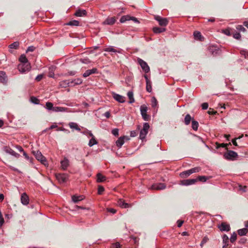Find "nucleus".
<instances>
[{
    "label": "nucleus",
    "mask_w": 248,
    "mask_h": 248,
    "mask_svg": "<svg viewBox=\"0 0 248 248\" xmlns=\"http://www.w3.org/2000/svg\"><path fill=\"white\" fill-rule=\"evenodd\" d=\"M237 235L236 233L234 232L231 235L230 238V241L231 243H233L236 240Z\"/></svg>",
    "instance_id": "48"
},
{
    "label": "nucleus",
    "mask_w": 248,
    "mask_h": 248,
    "mask_svg": "<svg viewBox=\"0 0 248 248\" xmlns=\"http://www.w3.org/2000/svg\"><path fill=\"white\" fill-rule=\"evenodd\" d=\"M84 198L85 197L83 195H73L72 197V200L74 202L77 203L78 202L83 200Z\"/></svg>",
    "instance_id": "21"
},
{
    "label": "nucleus",
    "mask_w": 248,
    "mask_h": 248,
    "mask_svg": "<svg viewBox=\"0 0 248 248\" xmlns=\"http://www.w3.org/2000/svg\"><path fill=\"white\" fill-rule=\"evenodd\" d=\"M117 204L123 208H128L131 206L130 204L125 202L124 201L121 199H119L117 202Z\"/></svg>",
    "instance_id": "15"
},
{
    "label": "nucleus",
    "mask_w": 248,
    "mask_h": 248,
    "mask_svg": "<svg viewBox=\"0 0 248 248\" xmlns=\"http://www.w3.org/2000/svg\"><path fill=\"white\" fill-rule=\"evenodd\" d=\"M233 30L234 29L230 28L226 29L223 31V32L228 36H232L233 33Z\"/></svg>",
    "instance_id": "33"
},
{
    "label": "nucleus",
    "mask_w": 248,
    "mask_h": 248,
    "mask_svg": "<svg viewBox=\"0 0 248 248\" xmlns=\"http://www.w3.org/2000/svg\"><path fill=\"white\" fill-rule=\"evenodd\" d=\"M222 240L224 245L222 248L226 247L228 245L229 237L226 234H224L222 236Z\"/></svg>",
    "instance_id": "30"
},
{
    "label": "nucleus",
    "mask_w": 248,
    "mask_h": 248,
    "mask_svg": "<svg viewBox=\"0 0 248 248\" xmlns=\"http://www.w3.org/2000/svg\"><path fill=\"white\" fill-rule=\"evenodd\" d=\"M68 108L61 107H54L53 111L54 112H64L67 111Z\"/></svg>",
    "instance_id": "24"
},
{
    "label": "nucleus",
    "mask_w": 248,
    "mask_h": 248,
    "mask_svg": "<svg viewBox=\"0 0 248 248\" xmlns=\"http://www.w3.org/2000/svg\"><path fill=\"white\" fill-rule=\"evenodd\" d=\"M166 185L164 183H159L153 185L151 189L154 190H162L165 189Z\"/></svg>",
    "instance_id": "11"
},
{
    "label": "nucleus",
    "mask_w": 248,
    "mask_h": 248,
    "mask_svg": "<svg viewBox=\"0 0 248 248\" xmlns=\"http://www.w3.org/2000/svg\"><path fill=\"white\" fill-rule=\"evenodd\" d=\"M7 81V77L6 74L3 71H0V82L3 84H6Z\"/></svg>",
    "instance_id": "18"
},
{
    "label": "nucleus",
    "mask_w": 248,
    "mask_h": 248,
    "mask_svg": "<svg viewBox=\"0 0 248 248\" xmlns=\"http://www.w3.org/2000/svg\"><path fill=\"white\" fill-rule=\"evenodd\" d=\"M112 134L115 136H118L119 135V130L117 128H115L112 130Z\"/></svg>",
    "instance_id": "58"
},
{
    "label": "nucleus",
    "mask_w": 248,
    "mask_h": 248,
    "mask_svg": "<svg viewBox=\"0 0 248 248\" xmlns=\"http://www.w3.org/2000/svg\"><path fill=\"white\" fill-rule=\"evenodd\" d=\"M231 145V143L230 142L229 143H218L217 142L216 143V148L217 149H218L220 147H223V148H225V149L228 150V148L227 147V146Z\"/></svg>",
    "instance_id": "29"
},
{
    "label": "nucleus",
    "mask_w": 248,
    "mask_h": 248,
    "mask_svg": "<svg viewBox=\"0 0 248 248\" xmlns=\"http://www.w3.org/2000/svg\"><path fill=\"white\" fill-rule=\"evenodd\" d=\"M151 105L153 108H155L157 105V101L155 97H153L151 99Z\"/></svg>",
    "instance_id": "46"
},
{
    "label": "nucleus",
    "mask_w": 248,
    "mask_h": 248,
    "mask_svg": "<svg viewBox=\"0 0 248 248\" xmlns=\"http://www.w3.org/2000/svg\"><path fill=\"white\" fill-rule=\"evenodd\" d=\"M199 127V123L197 121L195 120H192V128L195 130L197 131L198 130Z\"/></svg>",
    "instance_id": "37"
},
{
    "label": "nucleus",
    "mask_w": 248,
    "mask_h": 248,
    "mask_svg": "<svg viewBox=\"0 0 248 248\" xmlns=\"http://www.w3.org/2000/svg\"><path fill=\"white\" fill-rule=\"evenodd\" d=\"M61 164L62 169L65 170L69 166V160L67 158H64L63 160L61 161Z\"/></svg>",
    "instance_id": "23"
},
{
    "label": "nucleus",
    "mask_w": 248,
    "mask_h": 248,
    "mask_svg": "<svg viewBox=\"0 0 248 248\" xmlns=\"http://www.w3.org/2000/svg\"><path fill=\"white\" fill-rule=\"evenodd\" d=\"M240 53L242 55L245 56V58L248 59V52H247L245 50H241L240 51Z\"/></svg>",
    "instance_id": "60"
},
{
    "label": "nucleus",
    "mask_w": 248,
    "mask_h": 248,
    "mask_svg": "<svg viewBox=\"0 0 248 248\" xmlns=\"http://www.w3.org/2000/svg\"><path fill=\"white\" fill-rule=\"evenodd\" d=\"M69 125L71 128L75 129L78 131H80V128L76 123L71 122L69 124Z\"/></svg>",
    "instance_id": "34"
},
{
    "label": "nucleus",
    "mask_w": 248,
    "mask_h": 248,
    "mask_svg": "<svg viewBox=\"0 0 248 248\" xmlns=\"http://www.w3.org/2000/svg\"><path fill=\"white\" fill-rule=\"evenodd\" d=\"M23 155L24 156L25 158L30 161V162H32V160L33 159L32 158H30L29 156L25 152H23Z\"/></svg>",
    "instance_id": "59"
},
{
    "label": "nucleus",
    "mask_w": 248,
    "mask_h": 248,
    "mask_svg": "<svg viewBox=\"0 0 248 248\" xmlns=\"http://www.w3.org/2000/svg\"><path fill=\"white\" fill-rule=\"evenodd\" d=\"M122 246L119 242L112 243L111 245L112 248H121Z\"/></svg>",
    "instance_id": "55"
},
{
    "label": "nucleus",
    "mask_w": 248,
    "mask_h": 248,
    "mask_svg": "<svg viewBox=\"0 0 248 248\" xmlns=\"http://www.w3.org/2000/svg\"><path fill=\"white\" fill-rule=\"evenodd\" d=\"M232 35L233 37V38L237 40L240 39L241 37L240 33L239 32L235 31L234 30H233Z\"/></svg>",
    "instance_id": "43"
},
{
    "label": "nucleus",
    "mask_w": 248,
    "mask_h": 248,
    "mask_svg": "<svg viewBox=\"0 0 248 248\" xmlns=\"http://www.w3.org/2000/svg\"><path fill=\"white\" fill-rule=\"evenodd\" d=\"M193 35L194 36V38L196 40L202 41V39L203 38L201 33L198 31H195L194 32Z\"/></svg>",
    "instance_id": "26"
},
{
    "label": "nucleus",
    "mask_w": 248,
    "mask_h": 248,
    "mask_svg": "<svg viewBox=\"0 0 248 248\" xmlns=\"http://www.w3.org/2000/svg\"><path fill=\"white\" fill-rule=\"evenodd\" d=\"M147 110L148 108L145 105H141L140 107V110L141 116L143 119L146 121H148L150 119V115H148L147 113Z\"/></svg>",
    "instance_id": "3"
},
{
    "label": "nucleus",
    "mask_w": 248,
    "mask_h": 248,
    "mask_svg": "<svg viewBox=\"0 0 248 248\" xmlns=\"http://www.w3.org/2000/svg\"><path fill=\"white\" fill-rule=\"evenodd\" d=\"M127 96L130 100L129 103L131 104L134 102L135 100L133 97V93L132 91H129L127 93Z\"/></svg>",
    "instance_id": "35"
},
{
    "label": "nucleus",
    "mask_w": 248,
    "mask_h": 248,
    "mask_svg": "<svg viewBox=\"0 0 248 248\" xmlns=\"http://www.w3.org/2000/svg\"><path fill=\"white\" fill-rule=\"evenodd\" d=\"M19 60L21 62V63H26V62H29L27 58L24 54L21 55Z\"/></svg>",
    "instance_id": "38"
},
{
    "label": "nucleus",
    "mask_w": 248,
    "mask_h": 248,
    "mask_svg": "<svg viewBox=\"0 0 248 248\" xmlns=\"http://www.w3.org/2000/svg\"><path fill=\"white\" fill-rule=\"evenodd\" d=\"M191 120V117L189 114H187L185 118V124L186 125H188Z\"/></svg>",
    "instance_id": "42"
},
{
    "label": "nucleus",
    "mask_w": 248,
    "mask_h": 248,
    "mask_svg": "<svg viewBox=\"0 0 248 248\" xmlns=\"http://www.w3.org/2000/svg\"><path fill=\"white\" fill-rule=\"evenodd\" d=\"M208 238L207 237H206V236L204 237L201 243V244H200L201 246L202 247L208 241Z\"/></svg>",
    "instance_id": "57"
},
{
    "label": "nucleus",
    "mask_w": 248,
    "mask_h": 248,
    "mask_svg": "<svg viewBox=\"0 0 248 248\" xmlns=\"http://www.w3.org/2000/svg\"><path fill=\"white\" fill-rule=\"evenodd\" d=\"M116 22L115 17H108L104 22L103 24L112 25Z\"/></svg>",
    "instance_id": "16"
},
{
    "label": "nucleus",
    "mask_w": 248,
    "mask_h": 248,
    "mask_svg": "<svg viewBox=\"0 0 248 248\" xmlns=\"http://www.w3.org/2000/svg\"><path fill=\"white\" fill-rule=\"evenodd\" d=\"M107 211L108 212H109V213H111L113 214L116 213V210H115V209H113V208H107Z\"/></svg>",
    "instance_id": "64"
},
{
    "label": "nucleus",
    "mask_w": 248,
    "mask_h": 248,
    "mask_svg": "<svg viewBox=\"0 0 248 248\" xmlns=\"http://www.w3.org/2000/svg\"><path fill=\"white\" fill-rule=\"evenodd\" d=\"M202 109H206L208 107V104L207 103H203L201 105Z\"/></svg>",
    "instance_id": "61"
},
{
    "label": "nucleus",
    "mask_w": 248,
    "mask_h": 248,
    "mask_svg": "<svg viewBox=\"0 0 248 248\" xmlns=\"http://www.w3.org/2000/svg\"><path fill=\"white\" fill-rule=\"evenodd\" d=\"M96 176L97 182L98 183L104 182L106 179V177L100 173H97Z\"/></svg>",
    "instance_id": "27"
},
{
    "label": "nucleus",
    "mask_w": 248,
    "mask_h": 248,
    "mask_svg": "<svg viewBox=\"0 0 248 248\" xmlns=\"http://www.w3.org/2000/svg\"><path fill=\"white\" fill-rule=\"evenodd\" d=\"M166 31V29L164 28H160L155 27L153 28V31L155 33H159L163 32Z\"/></svg>",
    "instance_id": "31"
},
{
    "label": "nucleus",
    "mask_w": 248,
    "mask_h": 248,
    "mask_svg": "<svg viewBox=\"0 0 248 248\" xmlns=\"http://www.w3.org/2000/svg\"><path fill=\"white\" fill-rule=\"evenodd\" d=\"M55 176L60 183H65L68 179V175L66 173H57Z\"/></svg>",
    "instance_id": "6"
},
{
    "label": "nucleus",
    "mask_w": 248,
    "mask_h": 248,
    "mask_svg": "<svg viewBox=\"0 0 248 248\" xmlns=\"http://www.w3.org/2000/svg\"><path fill=\"white\" fill-rule=\"evenodd\" d=\"M129 139V138L127 136L121 137L116 141V145L118 147L121 148L124 144V140H128Z\"/></svg>",
    "instance_id": "10"
},
{
    "label": "nucleus",
    "mask_w": 248,
    "mask_h": 248,
    "mask_svg": "<svg viewBox=\"0 0 248 248\" xmlns=\"http://www.w3.org/2000/svg\"><path fill=\"white\" fill-rule=\"evenodd\" d=\"M197 182V179H190L182 180L180 184L183 186H189L194 184Z\"/></svg>",
    "instance_id": "9"
},
{
    "label": "nucleus",
    "mask_w": 248,
    "mask_h": 248,
    "mask_svg": "<svg viewBox=\"0 0 248 248\" xmlns=\"http://www.w3.org/2000/svg\"><path fill=\"white\" fill-rule=\"evenodd\" d=\"M197 179V181L199 180L202 182H205L207 180V178L205 176H199Z\"/></svg>",
    "instance_id": "52"
},
{
    "label": "nucleus",
    "mask_w": 248,
    "mask_h": 248,
    "mask_svg": "<svg viewBox=\"0 0 248 248\" xmlns=\"http://www.w3.org/2000/svg\"><path fill=\"white\" fill-rule=\"evenodd\" d=\"M4 151L7 153H8L10 155H12L14 154V153L15 152V151L12 149L11 148H10V147H6L5 148V150Z\"/></svg>",
    "instance_id": "53"
},
{
    "label": "nucleus",
    "mask_w": 248,
    "mask_h": 248,
    "mask_svg": "<svg viewBox=\"0 0 248 248\" xmlns=\"http://www.w3.org/2000/svg\"><path fill=\"white\" fill-rule=\"evenodd\" d=\"M218 227L221 232H229L231 229L230 225L226 222H222Z\"/></svg>",
    "instance_id": "12"
},
{
    "label": "nucleus",
    "mask_w": 248,
    "mask_h": 248,
    "mask_svg": "<svg viewBox=\"0 0 248 248\" xmlns=\"http://www.w3.org/2000/svg\"><path fill=\"white\" fill-rule=\"evenodd\" d=\"M33 153L35 158L38 161H40L42 164L45 166L47 164V161L46 157L43 155L39 151H33Z\"/></svg>",
    "instance_id": "4"
},
{
    "label": "nucleus",
    "mask_w": 248,
    "mask_h": 248,
    "mask_svg": "<svg viewBox=\"0 0 248 248\" xmlns=\"http://www.w3.org/2000/svg\"><path fill=\"white\" fill-rule=\"evenodd\" d=\"M113 96L115 100L120 103H124L125 102V98L120 94L114 93Z\"/></svg>",
    "instance_id": "19"
},
{
    "label": "nucleus",
    "mask_w": 248,
    "mask_h": 248,
    "mask_svg": "<svg viewBox=\"0 0 248 248\" xmlns=\"http://www.w3.org/2000/svg\"><path fill=\"white\" fill-rule=\"evenodd\" d=\"M98 73V71L96 68H93L92 69H89L86 70L83 74V77L84 78H87L93 74H97Z\"/></svg>",
    "instance_id": "13"
},
{
    "label": "nucleus",
    "mask_w": 248,
    "mask_h": 248,
    "mask_svg": "<svg viewBox=\"0 0 248 248\" xmlns=\"http://www.w3.org/2000/svg\"><path fill=\"white\" fill-rule=\"evenodd\" d=\"M18 70L21 73H25L30 71L31 66L30 62L26 63H20L18 64L17 67Z\"/></svg>",
    "instance_id": "2"
},
{
    "label": "nucleus",
    "mask_w": 248,
    "mask_h": 248,
    "mask_svg": "<svg viewBox=\"0 0 248 248\" xmlns=\"http://www.w3.org/2000/svg\"><path fill=\"white\" fill-rule=\"evenodd\" d=\"M31 101L34 104H38L39 100L34 96H31L30 98Z\"/></svg>",
    "instance_id": "50"
},
{
    "label": "nucleus",
    "mask_w": 248,
    "mask_h": 248,
    "mask_svg": "<svg viewBox=\"0 0 248 248\" xmlns=\"http://www.w3.org/2000/svg\"><path fill=\"white\" fill-rule=\"evenodd\" d=\"M190 170H191V173L192 174L193 173L198 172L200 171L201 170V168L200 167H196L192 168Z\"/></svg>",
    "instance_id": "49"
},
{
    "label": "nucleus",
    "mask_w": 248,
    "mask_h": 248,
    "mask_svg": "<svg viewBox=\"0 0 248 248\" xmlns=\"http://www.w3.org/2000/svg\"><path fill=\"white\" fill-rule=\"evenodd\" d=\"M97 143V142L96 140H95V138L93 137L90 140L88 145L90 147H92L93 145L96 144Z\"/></svg>",
    "instance_id": "45"
},
{
    "label": "nucleus",
    "mask_w": 248,
    "mask_h": 248,
    "mask_svg": "<svg viewBox=\"0 0 248 248\" xmlns=\"http://www.w3.org/2000/svg\"><path fill=\"white\" fill-rule=\"evenodd\" d=\"M79 61L81 62H82L83 63H85V64H88V63H90L91 62V61L89 60V59H88L87 58L80 59L79 60Z\"/></svg>",
    "instance_id": "51"
},
{
    "label": "nucleus",
    "mask_w": 248,
    "mask_h": 248,
    "mask_svg": "<svg viewBox=\"0 0 248 248\" xmlns=\"http://www.w3.org/2000/svg\"><path fill=\"white\" fill-rule=\"evenodd\" d=\"M236 28L237 30L239 31L245 32L246 31V29L241 25H237Z\"/></svg>",
    "instance_id": "54"
},
{
    "label": "nucleus",
    "mask_w": 248,
    "mask_h": 248,
    "mask_svg": "<svg viewBox=\"0 0 248 248\" xmlns=\"http://www.w3.org/2000/svg\"><path fill=\"white\" fill-rule=\"evenodd\" d=\"M43 78V75L40 74L38 75L35 78V80L37 81H40Z\"/></svg>",
    "instance_id": "62"
},
{
    "label": "nucleus",
    "mask_w": 248,
    "mask_h": 248,
    "mask_svg": "<svg viewBox=\"0 0 248 248\" xmlns=\"http://www.w3.org/2000/svg\"><path fill=\"white\" fill-rule=\"evenodd\" d=\"M56 66L54 65H51L49 67V74H48V77L50 78H54V71L56 69Z\"/></svg>",
    "instance_id": "28"
},
{
    "label": "nucleus",
    "mask_w": 248,
    "mask_h": 248,
    "mask_svg": "<svg viewBox=\"0 0 248 248\" xmlns=\"http://www.w3.org/2000/svg\"><path fill=\"white\" fill-rule=\"evenodd\" d=\"M87 15V12L85 10L78 9L75 13V15L77 16H84Z\"/></svg>",
    "instance_id": "22"
},
{
    "label": "nucleus",
    "mask_w": 248,
    "mask_h": 248,
    "mask_svg": "<svg viewBox=\"0 0 248 248\" xmlns=\"http://www.w3.org/2000/svg\"><path fill=\"white\" fill-rule=\"evenodd\" d=\"M104 188L103 186H99L98 187V194L99 195L102 194L103 192L104 191Z\"/></svg>",
    "instance_id": "56"
},
{
    "label": "nucleus",
    "mask_w": 248,
    "mask_h": 248,
    "mask_svg": "<svg viewBox=\"0 0 248 248\" xmlns=\"http://www.w3.org/2000/svg\"><path fill=\"white\" fill-rule=\"evenodd\" d=\"M59 86L62 88H66L69 86H72L71 81L68 80H64L59 82Z\"/></svg>",
    "instance_id": "17"
},
{
    "label": "nucleus",
    "mask_w": 248,
    "mask_h": 248,
    "mask_svg": "<svg viewBox=\"0 0 248 248\" xmlns=\"http://www.w3.org/2000/svg\"><path fill=\"white\" fill-rule=\"evenodd\" d=\"M137 61L138 63L140 65L143 71L146 73H147L150 71V67L146 62L140 58H138Z\"/></svg>",
    "instance_id": "7"
},
{
    "label": "nucleus",
    "mask_w": 248,
    "mask_h": 248,
    "mask_svg": "<svg viewBox=\"0 0 248 248\" xmlns=\"http://www.w3.org/2000/svg\"><path fill=\"white\" fill-rule=\"evenodd\" d=\"M138 135V132L137 131H132L130 132V136L132 137H135Z\"/></svg>",
    "instance_id": "63"
},
{
    "label": "nucleus",
    "mask_w": 248,
    "mask_h": 248,
    "mask_svg": "<svg viewBox=\"0 0 248 248\" xmlns=\"http://www.w3.org/2000/svg\"><path fill=\"white\" fill-rule=\"evenodd\" d=\"M130 17L128 16H124L121 17L120 18V21L121 23H124L126 21L129 20Z\"/></svg>",
    "instance_id": "47"
},
{
    "label": "nucleus",
    "mask_w": 248,
    "mask_h": 248,
    "mask_svg": "<svg viewBox=\"0 0 248 248\" xmlns=\"http://www.w3.org/2000/svg\"><path fill=\"white\" fill-rule=\"evenodd\" d=\"M146 91L149 93H151L152 91L151 81H147V82H146Z\"/></svg>",
    "instance_id": "40"
},
{
    "label": "nucleus",
    "mask_w": 248,
    "mask_h": 248,
    "mask_svg": "<svg viewBox=\"0 0 248 248\" xmlns=\"http://www.w3.org/2000/svg\"><path fill=\"white\" fill-rule=\"evenodd\" d=\"M105 51L107 52H112L114 53H121L122 52V49L120 48H119L118 49H116L114 48L112 46H109L108 47H107L104 49Z\"/></svg>",
    "instance_id": "20"
},
{
    "label": "nucleus",
    "mask_w": 248,
    "mask_h": 248,
    "mask_svg": "<svg viewBox=\"0 0 248 248\" xmlns=\"http://www.w3.org/2000/svg\"><path fill=\"white\" fill-rule=\"evenodd\" d=\"M21 202L25 205H27L29 202V198L26 193H23L21 196Z\"/></svg>",
    "instance_id": "14"
},
{
    "label": "nucleus",
    "mask_w": 248,
    "mask_h": 248,
    "mask_svg": "<svg viewBox=\"0 0 248 248\" xmlns=\"http://www.w3.org/2000/svg\"><path fill=\"white\" fill-rule=\"evenodd\" d=\"M191 174L192 173H191L190 170H188L183 171L181 173H180V176L181 178H185L187 177Z\"/></svg>",
    "instance_id": "25"
},
{
    "label": "nucleus",
    "mask_w": 248,
    "mask_h": 248,
    "mask_svg": "<svg viewBox=\"0 0 248 248\" xmlns=\"http://www.w3.org/2000/svg\"><path fill=\"white\" fill-rule=\"evenodd\" d=\"M19 45V43L18 42H15L9 45V48L12 49H17Z\"/></svg>",
    "instance_id": "44"
},
{
    "label": "nucleus",
    "mask_w": 248,
    "mask_h": 248,
    "mask_svg": "<svg viewBox=\"0 0 248 248\" xmlns=\"http://www.w3.org/2000/svg\"><path fill=\"white\" fill-rule=\"evenodd\" d=\"M72 86L80 85L82 83V80L81 78H78L71 81Z\"/></svg>",
    "instance_id": "32"
},
{
    "label": "nucleus",
    "mask_w": 248,
    "mask_h": 248,
    "mask_svg": "<svg viewBox=\"0 0 248 248\" xmlns=\"http://www.w3.org/2000/svg\"><path fill=\"white\" fill-rule=\"evenodd\" d=\"M54 106L53 104L50 102H47L46 104V108L48 110H53Z\"/></svg>",
    "instance_id": "41"
},
{
    "label": "nucleus",
    "mask_w": 248,
    "mask_h": 248,
    "mask_svg": "<svg viewBox=\"0 0 248 248\" xmlns=\"http://www.w3.org/2000/svg\"><path fill=\"white\" fill-rule=\"evenodd\" d=\"M155 19L158 21L159 25L161 26H166L169 23L168 19L167 18L162 17L159 16H155Z\"/></svg>",
    "instance_id": "8"
},
{
    "label": "nucleus",
    "mask_w": 248,
    "mask_h": 248,
    "mask_svg": "<svg viewBox=\"0 0 248 248\" xmlns=\"http://www.w3.org/2000/svg\"><path fill=\"white\" fill-rule=\"evenodd\" d=\"M237 154L234 151L232 150H228L227 152L224 154V157L227 160H234L237 157Z\"/></svg>",
    "instance_id": "5"
},
{
    "label": "nucleus",
    "mask_w": 248,
    "mask_h": 248,
    "mask_svg": "<svg viewBox=\"0 0 248 248\" xmlns=\"http://www.w3.org/2000/svg\"><path fill=\"white\" fill-rule=\"evenodd\" d=\"M237 232L239 235L243 236L247 233L248 230L247 228H243L238 230Z\"/></svg>",
    "instance_id": "36"
},
{
    "label": "nucleus",
    "mask_w": 248,
    "mask_h": 248,
    "mask_svg": "<svg viewBox=\"0 0 248 248\" xmlns=\"http://www.w3.org/2000/svg\"><path fill=\"white\" fill-rule=\"evenodd\" d=\"M79 21L78 20H76L71 21L68 22L67 23H66V25H69V26H79Z\"/></svg>",
    "instance_id": "39"
},
{
    "label": "nucleus",
    "mask_w": 248,
    "mask_h": 248,
    "mask_svg": "<svg viewBox=\"0 0 248 248\" xmlns=\"http://www.w3.org/2000/svg\"><path fill=\"white\" fill-rule=\"evenodd\" d=\"M149 128L150 126L148 123H144L143 124V128L140 131V139L142 140L145 139L146 136L148 133Z\"/></svg>",
    "instance_id": "1"
}]
</instances>
